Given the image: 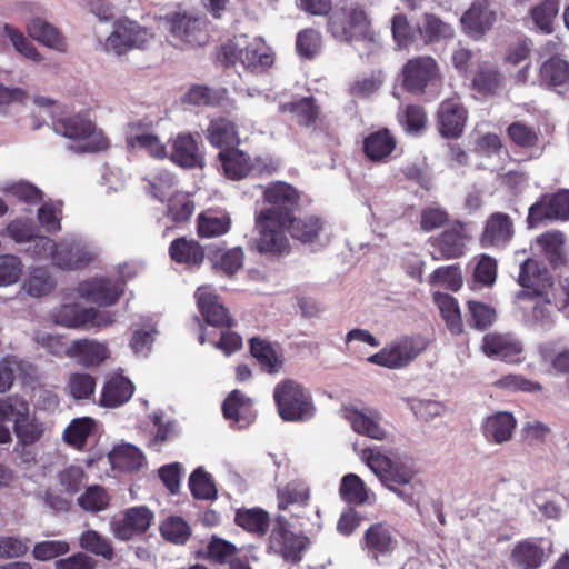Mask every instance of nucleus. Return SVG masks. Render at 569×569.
<instances>
[{"label":"nucleus","mask_w":569,"mask_h":569,"mask_svg":"<svg viewBox=\"0 0 569 569\" xmlns=\"http://www.w3.org/2000/svg\"><path fill=\"white\" fill-rule=\"evenodd\" d=\"M263 199L269 207L256 216L257 249L266 253H282L289 247L288 231L299 193L292 186L278 181L264 189Z\"/></svg>","instance_id":"f257e3e1"},{"label":"nucleus","mask_w":569,"mask_h":569,"mask_svg":"<svg viewBox=\"0 0 569 569\" xmlns=\"http://www.w3.org/2000/svg\"><path fill=\"white\" fill-rule=\"evenodd\" d=\"M328 31L341 42H362L369 51L379 47L378 38L370 29L367 13L353 1H346L331 12L328 18Z\"/></svg>","instance_id":"f03ea898"},{"label":"nucleus","mask_w":569,"mask_h":569,"mask_svg":"<svg viewBox=\"0 0 569 569\" xmlns=\"http://www.w3.org/2000/svg\"><path fill=\"white\" fill-rule=\"evenodd\" d=\"M159 28L169 44L179 49L203 46L208 42V21L197 12H170L158 18Z\"/></svg>","instance_id":"7ed1b4c3"},{"label":"nucleus","mask_w":569,"mask_h":569,"mask_svg":"<svg viewBox=\"0 0 569 569\" xmlns=\"http://www.w3.org/2000/svg\"><path fill=\"white\" fill-rule=\"evenodd\" d=\"M54 131L72 141L69 149L77 153L103 151L109 139L94 123L82 114L62 118L54 123Z\"/></svg>","instance_id":"20e7f679"},{"label":"nucleus","mask_w":569,"mask_h":569,"mask_svg":"<svg viewBox=\"0 0 569 569\" xmlns=\"http://www.w3.org/2000/svg\"><path fill=\"white\" fill-rule=\"evenodd\" d=\"M273 397L280 417L286 421H301L313 417L316 408L310 392L295 380L278 383Z\"/></svg>","instance_id":"39448f33"},{"label":"nucleus","mask_w":569,"mask_h":569,"mask_svg":"<svg viewBox=\"0 0 569 569\" xmlns=\"http://www.w3.org/2000/svg\"><path fill=\"white\" fill-rule=\"evenodd\" d=\"M154 34L138 22L120 19L112 31L100 40L101 49L108 53L121 56L131 49H144L153 41Z\"/></svg>","instance_id":"423d86ee"},{"label":"nucleus","mask_w":569,"mask_h":569,"mask_svg":"<svg viewBox=\"0 0 569 569\" xmlns=\"http://www.w3.org/2000/svg\"><path fill=\"white\" fill-rule=\"evenodd\" d=\"M226 56L252 72H263L273 63V56L264 40L260 37L249 39L246 34L236 38L226 47Z\"/></svg>","instance_id":"0eeeda50"},{"label":"nucleus","mask_w":569,"mask_h":569,"mask_svg":"<svg viewBox=\"0 0 569 569\" xmlns=\"http://www.w3.org/2000/svg\"><path fill=\"white\" fill-rule=\"evenodd\" d=\"M427 347L421 337L403 336L392 340L368 361L388 369H401L412 362Z\"/></svg>","instance_id":"6e6552de"},{"label":"nucleus","mask_w":569,"mask_h":569,"mask_svg":"<svg viewBox=\"0 0 569 569\" xmlns=\"http://www.w3.org/2000/svg\"><path fill=\"white\" fill-rule=\"evenodd\" d=\"M516 300L522 311L523 323L532 329H549L555 323L558 308L552 302L549 291L541 293H516Z\"/></svg>","instance_id":"1a4fd4ad"},{"label":"nucleus","mask_w":569,"mask_h":569,"mask_svg":"<svg viewBox=\"0 0 569 569\" xmlns=\"http://www.w3.org/2000/svg\"><path fill=\"white\" fill-rule=\"evenodd\" d=\"M403 87L413 93H423L430 86L442 81L441 68L431 56H418L409 59L401 69Z\"/></svg>","instance_id":"9d476101"},{"label":"nucleus","mask_w":569,"mask_h":569,"mask_svg":"<svg viewBox=\"0 0 569 569\" xmlns=\"http://www.w3.org/2000/svg\"><path fill=\"white\" fill-rule=\"evenodd\" d=\"M98 256L97 248L83 238L66 237L59 241L54 267L62 270H79L94 262Z\"/></svg>","instance_id":"9b49d317"},{"label":"nucleus","mask_w":569,"mask_h":569,"mask_svg":"<svg viewBox=\"0 0 569 569\" xmlns=\"http://www.w3.org/2000/svg\"><path fill=\"white\" fill-rule=\"evenodd\" d=\"M219 159L226 177L232 180H240L254 170L262 173L264 171L272 172L277 168L271 160L258 158L256 162H252L243 151L234 147L220 150Z\"/></svg>","instance_id":"f8f14e48"},{"label":"nucleus","mask_w":569,"mask_h":569,"mask_svg":"<svg viewBox=\"0 0 569 569\" xmlns=\"http://www.w3.org/2000/svg\"><path fill=\"white\" fill-rule=\"evenodd\" d=\"M569 218V191L563 189L547 193L529 208L528 224L535 228L545 220H567Z\"/></svg>","instance_id":"ddd939ff"},{"label":"nucleus","mask_w":569,"mask_h":569,"mask_svg":"<svg viewBox=\"0 0 569 569\" xmlns=\"http://www.w3.org/2000/svg\"><path fill=\"white\" fill-rule=\"evenodd\" d=\"M415 476L416 470L412 466L406 462L392 460L391 468L388 470L386 477H383L381 483L403 502L411 506L415 503V496L412 492V480Z\"/></svg>","instance_id":"4468645a"},{"label":"nucleus","mask_w":569,"mask_h":569,"mask_svg":"<svg viewBox=\"0 0 569 569\" xmlns=\"http://www.w3.org/2000/svg\"><path fill=\"white\" fill-rule=\"evenodd\" d=\"M481 349L489 358L518 362V356L522 352L523 347L521 341L511 333L491 332L482 338Z\"/></svg>","instance_id":"2eb2a0df"},{"label":"nucleus","mask_w":569,"mask_h":569,"mask_svg":"<svg viewBox=\"0 0 569 569\" xmlns=\"http://www.w3.org/2000/svg\"><path fill=\"white\" fill-rule=\"evenodd\" d=\"M340 415L360 435H365L376 440L387 438V431L381 425L380 415L371 409L358 410L353 407H343Z\"/></svg>","instance_id":"dca6fc26"},{"label":"nucleus","mask_w":569,"mask_h":569,"mask_svg":"<svg viewBox=\"0 0 569 569\" xmlns=\"http://www.w3.org/2000/svg\"><path fill=\"white\" fill-rule=\"evenodd\" d=\"M198 308L207 323L214 327H231L232 319L219 301L211 286H201L194 292Z\"/></svg>","instance_id":"f3484780"},{"label":"nucleus","mask_w":569,"mask_h":569,"mask_svg":"<svg viewBox=\"0 0 569 569\" xmlns=\"http://www.w3.org/2000/svg\"><path fill=\"white\" fill-rule=\"evenodd\" d=\"M515 233L511 218L503 212L492 213L486 221L480 236V243L483 248H505Z\"/></svg>","instance_id":"a211bd4d"},{"label":"nucleus","mask_w":569,"mask_h":569,"mask_svg":"<svg viewBox=\"0 0 569 569\" xmlns=\"http://www.w3.org/2000/svg\"><path fill=\"white\" fill-rule=\"evenodd\" d=\"M168 158L187 169L203 168L204 157L199 149L198 142L191 133L182 132L172 140V150Z\"/></svg>","instance_id":"6ab92c4d"},{"label":"nucleus","mask_w":569,"mask_h":569,"mask_svg":"<svg viewBox=\"0 0 569 569\" xmlns=\"http://www.w3.org/2000/svg\"><path fill=\"white\" fill-rule=\"evenodd\" d=\"M467 236L461 226L452 227L438 237L429 239L433 260L456 259L465 253Z\"/></svg>","instance_id":"aec40b11"},{"label":"nucleus","mask_w":569,"mask_h":569,"mask_svg":"<svg viewBox=\"0 0 569 569\" xmlns=\"http://www.w3.org/2000/svg\"><path fill=\"white\" fill-rule=\"evenodd\" d=\"M79 295L100 306L113 305L123 292L122 283L104 278L83 281L78 287Z\"/></svg>","instance_id":"412c9836"},{"label":"nucleus","mask_w":569,"mask_h":569,"mask_svg":"<svg viewBox=\"0 0 569 569\" xmlns=\"http://www.w3.org/2000/svg\"><path fill=\"white\" fill-rule=\"evenodd\" d=\"M517 420L511 412L497 411L481 422V432L490 443L502 445L512 439Z\"/></svg>","instance_id":"4be33fe9"},{"label":"nucleus","mask_w":569,"mask_h":569,"mask_svg":"<svg viewBox=\"0 0 569 569\" xmlns=\"http://www.w3.org/2000/svg\"><path fill=\"white\" fill-rule=\"evenodd\" d=\"M439 131L443 137L458 138L465 128L467 111L458 98L445 100L438 111Z\"/></svg>","instance_id":"5701e85b"},{"label":"nucleus","mask_w":569,"mask_h":569,"mask_svg":"<svg viewBox=\"0 0 569 569\" xmlns=\"http://www.w3.org/2000/svg\"><path fill=\"white\" fill-rule=\"evenodd\" d=\"M460 21L469 34L480 37L493 26L496 11L488 0H478L462 14Z\"/></svg>","instance_id":"b1692460"},{"label":"nucleus","mask_w":569,"mask_h":569,"mask_svg":"<svg viewBox=\"0 0 569 569\" xmlns=\"http://www.w3.org/2000/svg\"><path fill=\"white\" fill-rule=\"evenodd\" d=\"M291 236L305 243L326 246L330 240L326 223L318 217L307 216L289 226Z\"/></svg>","instance_id":"393cba45"},{"label":"nucleus","mask_w":569,"mask_h":569,"mask_svg":"<svg viewBox=\"0 0 569 569\" xmlns=\"http://www.w3.org/2000/svg\"><path fill=\"white\" fill-rule=\"evenodd\" d=\"M127 141L131 148L143 150L151 158L162 160L169 156L167 147L161 139L153 132L144 129L141 122L130 124Z\"/></svg>","instance_id":"a878e982"},{"label":"nucleus","mask_w":569,"mask_h":569,"mask_svg":"<svg viewBox=\"0 0 569 569\" xmlns=\"http://www.w3.org/2000/svg\"><path fill=\"white\" fill-rule=\"evenodd\" d=\"M67 355L77 359L79 363L86 367H94L109 358V349L104 342L90 339L73 341L67 348Z\"/></svg>","instance_id":"bb28decb"},{"label":"nucleus","mask_w":569,"mask_h":569,"mask_svg":"<svg viewBox=\"0 0 569 569\" xmlns=\"http://www.w3.org/2000/svg\"><path fill=\"white\" fill-rule=\"evenodd\" d=\"M14 410V419H13V430L16 436L23 443H33L36 442L42 433V429L30 417V408L26 400L17 396Z\"/></svg>","instance_id":"cd10ccee"},{"label":"nucleus","mask_w":569,"mask_h":569,"mask_svg":"<svg viewBox=\"0 0 569 569\" xmlns=\"http://www.w3.org/2000/svg\"><path fill=\"white\" fill-rule=\"evenodd\" d=\"M57 281L46 267H30L23 278L21 291L32 298H42L51 293Z\"/></svg>","instance_id":"c85d7f7f"},{"label":"nucleus","mask_w":569,"mask_h":569,"mask_svg":"<svg viewBox=\"0 0 569 569\" xmlns=\"http://www.w3.org/2000/svg\"><path fill=\"white\" fill-rule=\"evenodd\" d=\"M28 34L43 46L57 51L66 50V42L60 32L42 18H28L26 22Z\"/></svg>","instance_id":"c756f323"},{"label":"nucleus","mask_w":569,"mask_h":569,"mask_svg":"<svg viewBox=\"0 0 569 569\" xmlns=\"http://www.w3.org/2000/svg\"><path fill=\"white\" fill-rule=\"evenodd\" d=\"M542 81L559 94H565L569 89V67L567 61L552 57L540 69Z\"/></svg>","instance_id":"7c9ffc66"},{"label":"nucleus","mask_w":569,"mask_h":569,"mask_svg":"<svg viewBox=\"0 0 569 569\" xmlns=\"http://www.w3.org/2000/svg\"><path fill=\"white\" fill-rule=\"evenodd\" d=\"M543 548L525 539L519 541L511 551L512 565L520 569H539L546 561Z\"/></svg>","instance_id":"2f4dec72"},{"label":"nucleus","mask_w":569,"mask_h":569,"mask_svg":"<svg viewBox=\"0 0 569 569\" xmlns=\"http://www.w3.org/2000/svg\"><path fill=\"white\" fill-rule=\"evenodd\" d=\"M132 382L122 376L111 377L103 386L100 405L103 407H119L127 402L133 393Z\"/></svg>","instance_id":"473e14b6"},{"label":"nucleus","mask_w":569,"mask_h":569,"mask_svg":"<svg viewBox=\"0 0 569 569\" xmlns=\"http://www.w3.org/2000/svg\"><path fill=\"white\" fill-rule=\"evenodd\" d=\"M154 519L153 512L143 506L128 508L123 516L114 520V530L120 533L122 531L146 532Z\"/></svg>","instance_id":"72a5a7b5"},{"label":"nucleus","mask_w":569,"mask_h":569,"mask_svg":"<svg viewBox=\"0 0 569 569\" xmlns=\"http://www.w3.org/2000/svg\"><path fill=\"white\" fill-rule=\"evenodd\" d=\"M169 253L173 261L188 267H198L204 259L203 248L193 239L178 238L171 242Z\"/></svg>","instance_id":"f704fd0d"},{"label":"nucleus","mask_w":569,"mask_h":569,"mask_svg":"<svg viewBox=\"0 0 569 569\" xmlns=\"http://www.w3.org/2000/svg\"><path fill=\"white\" fill-rule=\"evenodd\" d=\"M518 283L530 291L526 293H541L552 286V281L546 271H541L538 263L532 259H527L520 266Z\"/></svg>","instance_id":"c9c22d12"},{"label":"nucleus","mask_w":569,"mask_h":569,"mask_svg":"<svg viewBox=\"0 0 569 569\" xmlns=\"http://www.w3.org/2000/svg\"><path fill=\"white\" fill-rule=\"evenodd\" d=\"M308 536H270V548L284 560L299 562L302 551L308 547Z\"/></svg>","instance_id":"e433bc0d"},{"label":"nucleus","mask_w":569,"mask_h":569,"mask_svg":"<svg viewBox=\"0 0 569 569\" xmlns=\"http://www.w3.org/2000/svg\"><path fill=\"white\" fill-rule=\"evenodd\" d=\"M339 493L342 500L355 505H363L369 501L370 496H373L368 486L356 473H348L341 478Z\"/></svg>","instance_id":"4c0bfd02"},{"label":"nucleus","mask_w":569,"mask_h":569,"mask_svg":"<svg viewBox=\"0 0 569 569\" xmlns=\"http://www.w3.org/2000/svg\"><path fill=\"white\" fill-rule=\"evenodd\" d=\"M207 132L210 143L221 150L233 148L239 143L234 124L227 119L211 121Z\"/></svg>","instance_id":"58836bf2"},{"label":"nucleus","mask_w":569,"mask_h":569,"mask_svg":"<svg viewBox=\"0 0 569 569\" xmlns=\"http://www.w3.org/2000/svg\"><path fill=\"white\" fill-rule=\"evenodd\" d=\"M111 465L122 470H138L143 467L146 460L141 450L130 443L119 445L109 455Z\"/></svg>","instance_id":"ea45409f"},{"label":"nucleus","mask_w":569,"mask_h":569,"mask_svg":"<svg viewBox=\"0 0 569 569\" xmlns=\"http://www.w3.org/2000/svg\"><path fill=\"white\" fill-rule=\"evenodd\" d=\"M549 262L555 267L566 264V236L559 231H549L537 239Z\"/></svg>","instance_id":"a19ab883"},{"label":"nucleus","mask_w":569,"mask_h":569,"mask_svg":"<svg viewBox=\"0 0 569 569\" xmlns=\"http://www.w3.org/2000/svg\"><path fill=\"white\" fill-rule=\"evenodd\" d=\"M395 147L396 141L386 129L369 134L363 141L365 153L373 161H380L388 157Z\"/></svg>","instance_id":"79ce46f5"},{"label":"nucleus","mask_w":569,"mask_h":569,"mask_svg":"<svg viewBox=\"0 0 569 569\" xmlns=\"http://www.w3.org/2000/svg\"><path fill=\"white\" fill-rule=\"evenodd\" d=\"M231 226V219L227 213L212 211L202 212L198 217V232L203 238H214L226 234Z\"/></svg>","instance_id":"37998d69"},{"label":"nucleus","mask_w":569,"mask_h":569,"mask_svg":"<svg viewBox=\"0 0 569 569\" xmlns=\"http://www.w3.org/2000/svg\"><path fill=\"white\" fill-rule=\"evenodd\" d=\"M433 300L438 306L448 329L458 335L462 331V320L457 300L443 292H435Z\"/></svg>","instance_id":"c03bdc74"},{"label":"nucleus","mask_w":569,"mask_h":569,"mask_svg":"<svg viewBox=\"0 0 569 569\" xmlns=\"http://www.w3.org/2000/svg\"><path fill=\"white\" fill-rule=\"evenodd\" d=\"M236 522L248 532L264 533L269 528L270 517L261 508L239 509L236 512Z\"/></svg>","instance_id":"a18cd8bd"},{"label":"nucleus","mask_w":569,"mask_h":569,"mask_svg":"<svg viewBox=\"0 0 569 569\" xmlns=\"http://www.w3.org/2000/svg\"><path fill=\"white\" fill-rule=\"evenodd\" d=\"M93 316V308H81L78 305H64L54 315V321L67 328L87 327Z\"/></svg>","instance_id":"49530a36"},{"label":"nucleus","mask_w":569,"mask_h":569,"mask_svg":"<svg viewBox=\"0 0 569 569\" xmlns=\"http://www.w3.org/2000/svg\"><path fill=\"white\" fill-rule=\"evenodd\" d=\"M3 37L8 38L13 49L23 58L34 62L42 60L41 54L26 34L18 28L6 23L2 28Z\"/></svg>","instance_id":"de8ad7c7"},{"label":"nucleus","mask_w":569,"mask_h":569,"mask_svg":"<svg viewBox=\"0 0 569 569\" xmlns=\"http://www.w3.org/2000/svg\"><path fill=\"white\" fill-rule=\"evenodd\" d=\"M502 83V74L496 67L488 63L481 64L473 77V87L483 94L497 93Z\"/></svg>","instance_id":"09e8293b"},{"label":"nucleus","mask_w":569,"mask_h":569,"mask_svg":"<svg viewBox=\"0 0 569 569\" xmlns=\"http://www.w3.org/2000/svg\"><path fill=\"white\" fill-rule=\"evenodd\" d=\"M237 551V548L231 542L212 536L211 541L204 549L197 551V557L208 560L213 563H226Z\"/></svg>","instance_id":"8fccbe9b"},{"label":"nucleus","mask_w":569,"mask_h":569,"mask_svg":"<svg viewBox=\"0 0 569 569\" xmlns=\"http://www.w3.org/2000/svg\"><path fill=\"white\" fill-rule=\"evenodd\" d=\"M250 350L262 369L269 373L277 371L282 363L276 350L263 340L252 338L250 340Z\"/></svg>","instance_id":"3c124183"},{"label":"nucleus","mask_w":569,"mask_h":569,"mask_svg":"<svg viewBox=\"0 0 569 569\" xmlns=\"http://www.w3.org/2000/svg\"><path fill=\"white\" fill-rule=\"evenodd\" d=\"M418 29L427 42L452 38L455 33L450 24L429 13L423 16V21Z\"/></svg>","instance_id":"603ef678"},{"label":"nucleus","mask_w":569,"mask_h":569,"mask_svg":"<svg viewBox=\"0 0 569 569\" xmlns=\"http://www.w3.org/2000/svg\"><path fill=\"white\" fill-rule=\"evenodd\" d=\"M94 420L88 417L74 419L63 432L64 440L77 449H81L94 430Z\"/></svg>","instance_id":"864d4df0"},{"label":"nucleus","mask_w":569,"mask_h":569,"mask_svg":"<svg viewBox=\"0 0 569 569\" xmlns=\"http://www.w3.org/2000/svg\"><path fill=\"white\" fill-rule=\"evenodd\" d=\"M558 12L559 3L557 0H545L531 9V18L541 32L549 34L553 31L552 23Z\"/></svg>","instance_id":"5fc2aeb1"},{"label":"nucleus","mask_w":569,"mask_h":569,"mask_svg":"<svg viewBox=\"0 0 569 569\" xmlns=\"http://www.w3.org/2000/svg\"><path fill=\"white\" fill-rule=\"evenodd\" d=\"M193 211V201L186 192H174L168 200L167 216L174 222L189 220Z\"/></svg>","instance_id":"6e6d98bb"},{"label":"nucleus","mask_w":569,"mask_h":569,"mask_svg":"<svg viewBox=\"0 0 569 569\" xmlns=\"http://www.w3.org/2000/svg\"><path fill=\"white\" fill-rule=\"evenodd\" d=\"M151 194L160 201L169 200L177 192L176 178L168 170H159L148 178Z\"/></svg>","instance_id":"4d7b16f0"},{"label":"nucleus","mask_w":569,"mask_h":569,"mask_svg":"<svg viewBox=\"0 0 569 569\" xmlns=\"http://www.w3.org/2000/svg\"><path fill=\"white\" fill-rule=\"evenodd\" d=\"M189 488L197 499L211 500L217 497V489L211 476L202 468L196 469L189 478Z\"/></svg>","instance_id":"13d9d810"},{"label":"nucleus","mask_w":569,"mask_h":569,"mask_svg":"<svg viewBox=\"0 0 569 569\" xmlns=\"http://www.w3.org/2000/svg\"><path fill=\"white\" fill-rule=\"evenodd\" d=\"M280 110L293 113L297 121L305 127L315 124L318 117V108L312 98H302L296 102L282 104Z\"/></svg>","instance_id":"bf43d9fd"},{"label":"nucleus","mask_w":569,"mask_h":569,"mask_svg":"<svg viewBox=\"0 0 569 569\" xmlns=\"http://www.w3.org/2000/svg\"><path fill=\"white\" fill-rule=\"evenodd\" d=\"M78 505L88 512L103 511L109 506V496L104 488L93 485L78 497Z\"/></svg>","instance_id":"052dcab7"},{"label":"nucleus","mask_w":569,"mask_h":569,"mask_svg":"<svg viewBox=\"0 0 569 569\" xmlns=\"http://www.w3.org/2000/svg\"><path fill=\"white\" fill-rule=\"evenodd\" d=\"M27 365L16 357L0 359V393L11 389L17 377L24 373Z\"/></svg>","instance_id":"680f3d73"},{"label":"nucleus","mask_w":569,"mask_h":569,"mask_svg":"<svg viewBox=\"0 0 569 569\" xmlns=\"http://www.w3.org/2000/svg\"><path fill=\"white\" fill-rule=\"evenodd\" d=\"M22 272L23 263L18 256H0V287L14 284L21 278Z\"/></svg>","instance_id":"e2e57ef3"},{"label":"nucleus","mask_w":569,"mask_h":569,"mask_svg":"<svg viewBox=\"0 0 569 569\" xmlns=\"http://www.w3.org/2000/svg\"><path fill=\"white\" fill-rule=\"evenodd\" d=\"M67 390L74 399H88L96 390V380L89 373H71L68 379Z\"/></svg>","instance_id":"0e129e2a"},{"label":"nucleus","mask_w":569,"mask_h":569,"mask_svg":"<svg viewBox=\"0 0 569 569\" xmlns=\"http://www.w3.org/2000/svg\"><path fill=\"white\" fill-rule=\"evenodd\" d=\"M431 286H441L457 291L462 286V276L457 266H447L436 269L429 277Z\"/></svg>","instance_id":"69168bd1"},{"label":"nucleus","mask_w":569,"mask_h":569,"mask_svg":"<svg viewBox=\"0 0 569 569\" xmlns=\"http://www.w3.org/2000/svg\"><path fill=\"white\" fill-rule=\"evenodd\" d=\"M59 242H56L46 236H33L29 241L28 252L32 258L38 260L50 259L51 263L56 266V252L58 251Z\"/></svg>","instance_id":"338daca9"},{"label":"nucleus","mask_w":569,"mask_h":569,"mask_svg":"<svg viewBox=\"0 0 569 569\" xmlns=\"http://www.w3.org/2000/svg\"><path fill=\"white\" fill-rule=\"evenodd\" d=\"M226 91H214L206 86H193L184 94V102L198 107L214 106L219 103Z\"/></svg>","instance_id":"774afa93"}]
</instances>
